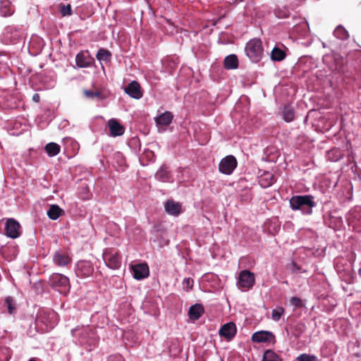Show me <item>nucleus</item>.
Instances as JSON below:
<instances>
[{
    "instance_id": "a18cd8bd",
    "label": "nucleus",
    "mask_w": 361,
    "mask_h": 361,
    "mask_svg": "<svg viewBox=\"0 0 361 361\" xmlns=\"http://www.w3.org/2000/svg\"><path fill=\"white\" fill-rule=\"evenodd\" d=\"M29 361H36V360L34 359H30Z\"/></svg>"
},
{
    "instance_id": "5701e85b",
    "label": "nucleus",
    "mask_w": 361,
    "mask_h": 361,
    "mask_svg": "<svg viewBox=\"0 0 361 361\" xmlns=\"http://www.w3.org/2000/svg\"><path fill=\"white\" fill-rule=\"evenodd\" d=\"M155 177L157 180L161 182L170 181L171 174L167 167L163 166L156 173Z\"/></svg>"
},
{
    "instance_id": "6ab92c4d",
    "label": "nucleus",
    "mask_w": 361,
    "mask_h": 361,
    "mask_svg": "<svg viewBox=\"0 0 361 361\" xmlns=\"http://www.w3.org/2000/svg\"><path fill=\"white\" fill-rule=\"evenodd\" d=\"M173 118V115L171 111H165L155 118V121L158 126H168Z\"/></svg>"
},
{
    "instance_id": "c03bdc74",
    "label": "nucleus",
    "mask_w": 361,
    "mask_h": 361,
    "mask_svg": "<svg viewBox=\"0 0 361 361\" xmlns=\"http://www.w3.org/2000/svg\"><path fill=\"white\" fill-rule=\"evenodd\" d=\"M296 269H297V270H300V267L297 266V267H296Z\"/></svg>"
},
{
    "instance_id": "9b49d317",
    "label": "nucleus",
    "mask_w": 361,
    "mask_h": 361,
    "mask_svg": "<svg viewBox=\"0 0 361 361\" xmlns=\"http://www.w3.org/2000/svg\"><path fill=\"white\" fill-rule=\"evenodd\" d=\"M125 92L130 97L139 99L142 97V92L141 90L140 85L137 81H132L124 89Z\"/></svg>"
},
{
    "instance_id": "4be33fe9",
    "label": "nucleus",
    "mask_w": 361,
    "mask_h": 361,
    "mask_svg": "<svg viewBox=\"0 0 361 361\" xmlns=\"http://www.w3.org/2000/svg\"><path fill=\"white\" fill-rule=\"evenodd\" d=\"M224 66L226 69H235L238 66V59L236 55L231 54L227 56L224 61Z\"/></svg>"
},
{
    "instance_id": "c85d7f7f",
    "label": "nucleus",
    "mask_w": 361,
    "mask_h": 361,
    "mask_svg": "<svg viewBox=\"0 0 361 361\" xmlns=\"http://www.w3.org/2000/svg\"><path fill=\"white\" fill-rule=\"evenodd\" d=\"M262 361H282V359L271 350L264 352Z\"/></svg>"
},
{
    "instance_id": "473e14b6",
    "label": "nucleus",
    "mask_w": 361,
    "mask_h": 361,
    "mask_svg": "<svg viewBox=\"0 0 361 361\" xmlns=\"http://www.w3.org/2000/svg\"><path fill=\"white\" fill-rule=\"evenodd\" d=\"M284 309L282 307H279L276 309H274L271 312V318L273 320L278 322L281 315L284 313Z\"/></svg>"
},
{
    "instance_id": "7c9ffc66",
    "label": "nucleus",
    "mask_w": 361,
    "mask_h": 361,
    "mask_svg": "<svg viewBox=\"0 0 361 361\" xmlns=\"http://www.w3.org/2000/svg\"><path fill=\"white\" fill-rule=\"evenodd\" d=\"M5 302L7 306L8 313L11 314H13L16 310V303L13 298L10 296L6 297Z\"/></svg>"
},
{
    "instance_id": "f03ea898",
    "label": "nucleus",
    "mask_w": 361,
    "mask_h": 361,
    "mask_svg": "<svg viewBox=\"0 0 361 361\" xmlns=\"http://www.w3.org/2000/svg\"><path fill=\"white\" fill-rule=\"evenodd\" d=\"M50 286L61 294H67L70 290V282L68 277L59 274H52L49 279Z\"/></svg>"
},
{
    "instance_id": "7ed1b4c3",
    "label": "nucleus",
    "mask_w": 361,
    "mask_h": 361,
    "mask_svg": "<svg viewBox=\"0 0 361 361\" xmlns=\"http://www.w3.org/2000/svg\"><path fill=\"white\" fill-rule=\"evenodd\" d=\"M246 55L253 61L258 62L263 54L262 42L259 39L250 40L245 49Z\"/></svg>"
},
{
    "instance_id": "37998d69",
    "label": "nucleus",
    "mask_w": 361,
    "mask_h": 361,
    "mask_svg": "<svg viewBox=\"0 0 361 361\" xmlns=\"http://www.w3.org/2000/svg\"><path fill=\"white\" fill-rule=\"evenodd\" d=\"M337 271H338V273H340V271H340V269H339V268H338V267H337Z\"/></svg>"
},
{
    "instance_id": "ddd939ff",
    "label": "nucleus",
    "mask_w": 361,
    "mask_h": 361,
    "mask_svg": "<svg viewBox=\"0 0 361 361\" xmlns=\"http://www.w3.org/2000/svg\"><path fill=\"white\" fill-rule=\"evenodd\" d=\"M236 334V326L233 322L224 324L219 330V335L226 340H231Z\"/></svg>"
},
{
    "instance_id": "f3484780",
    "label": "nucleus",
    "mask_w": 361,
    "mask_h": 361,
    "mask_svg": "<svg viewBox=\"0 0 361 361\" xmlns=\"http://www.w3.org/2000/svg\"><path fill=\"white\" fill-rule=\"evenodd\" d=\"M164 208L166 212L170 215L177 216L181 212V204L172 200L166 202Z\"/></svg>"
},
{
    "instance_id": "a878e982",
    "label": "nucleus",
    "mask_w": 361,
    "mask_h": 361,
    "mask_svg": "<svg viewBox=\"0 0 361 361\" xmlns=\"http://www.w3.org/2000/svg\"><path fill=\"white\" fill-rule=\"evenodd\" d=\"M282 114L283 118L286 122H291L295 118V112L293 108L289 105H286L283 107Z\"/></svg>"
},
{
    "instance_id": "39448f33",
    "label": "nucleus",
    "mask_w": 361,
    "mask_h": 361,
    "mask_svg": "<svg viewBox=\"0 0 361 361\" xmlns=\"http://www.w3.org/2000/svg\"><path fill=\"white\" fill-rule=\"evenodd\" d=\"M94 271L92 263L88 260H80L77 262L75 273L80 279H86L91 276Z\"/></svg>"
},
{
    "instance_id": "b1692460",
    "label": "nucleus",
    "mask_w": 361,
    "mask_h": 361,
    "mask_svg": "<svg viewBox=\"0 0 361 361\" xmlns=\"http://www.w3.org/2000/svg\"><path fill=\"white\" fill-rule=\"evenodd\" d=\"M286 57V53L280 49L275 47L271 51V59L274 61H281Z\"/></svg>"
},
{
    "instance_id": "423d86ee",
    "label": "nucleus",
    "mask_w": 361,
    "mask_h": 361,
    "mask_svg": "<svg viewBox=\"0 0 361 361\" xmlns=\"http://www.w3.org/2000/svg\"><path fill=\"white\" fill-rule=\"evenodd\" d=\"M71 334L73 337H78L82 344L89 342V339H92L94 336V332L88 326H77L71 330Z\"/></svg>"
},
{
    "instance_id": "6e6552de",
    "label": "nucleus",
    "mask_w": 361,
    "mask_h": 361,
    "mask_svg": "<svg viewBox=\"0 0 361 361\" xmlns=\"http://www.w3.org/2000/svg\"><path fill=\"white\" fill-rule=\"evenodd\" d=\"M255 283V275L248 270L240 271L238 284L240 288L250 289Z\"/></svg>"
},
{
    "instance_id": "cd10ccee",
    "label": "nucleus",
    "mask_w": 361,
    "mask_h": 361,
    "mask_svg": "<svg viewBox=\"0 0 361 361\" xmlns=\"http://www.w3.org/2000/svg\"><path fill=\"white\" fill-rule=\"evenodd\" d=\"M84 95L91 99L102 100L105 99V96L101 91L84 90Z\"/></svg>"
},
{
    "instance_id": "f257e3e1",
    "label": "nucleus",
    "mask_w": 361,
    "mask_h": 361,
    "mask_svg": "<svg viewBox=\"0 0 361 361\" xmlns=\"http://www.w3.org/2000/svg\"><path fill=\"white\" fill-rule=\"evenodd\" d=\"M289 202L293 210H300L305 214H311L312 208L316 206L314 197L310 195H294Z\"/></svg>"
},
{
    "instance_id": "aec40b11",
    "label": "nucleus",
    "mask_w": 361,
    "mask_h": 361,
    "mask_svg": "<svg viewBox=\"0 0 361 361\" xmlns=\"http://www.w3.org/2000/svg\"><path fill=\"white\" fill-rule=\"evenodd\" d=\"M273 337V334L269 331L255 332L252 336V341L255 343H262L269 341Z\"/></svg>"
},
{
    "instance_id": "393cba45",
    "label": "nucleus",
    "mask_w": 361,
    "mask_h": 361,
    "mask_svg": "<svg viewBox=\"0 0 361 361\" xmlns=\"http://www.w3.org/2000/svg\"><path fill=\"white\" fill-rule=\"evenodd\" d=\"M44 149L50 157H54L60 152V146L55 142H49L46 145Z\"/></svg>"
},
{
    "instance_id": "4c0bfd02",
    "label": "nucleus",
    "mask_w": 361,
    "mask_h": 361,
    "mask_svg": "<svg viewBox=\"0 0 361 361\" xmlns=\"http://www.w3.org/2000/svg\"><path fill=\"white\" fill-rule=\"evenodd\" d=\"M343 277L345 281H348L349 283H350L353 280V276L350 271H348V273L345 274V276H343Z\"/></svg>"
},
{
    "instance_id": "f704fd0d",
    "label": "nucleus",
    "mask_w": 361,
    "mask_h": 361,
    "mask_svg": "<svg viewBox=\"0 0 361 361\" xmlns=\"http://www.w3.org/2000/svg\"><path fill=\"white\" fill-rule=\"evenodd\" d=\"M297 360L298 361H314L317 360L316 356L314 355H310L307 354H301L298 357Z\"/></svg>"
},
{
    "instance_id": "0eeeda50",
    "label": "nucleus",
    "mask_w": 361,
    "mask_h": 361,
    "mask_svg": "<svg viewBox=\"0 0 361 361\" xmlns=\"http://www.w3.org/2000/svg\"><path fill=\"white\" fill-rule=\"evenodd\" d=\"M237 166V160L233 155H228L221 159L219 165V171L229 175Z\"/></svg>"
},
{
    "instance_id": "58836bf2",
    "label": "nucleus",
    "mask_w": 361,
    "mask_h": 361,
    "mask_svg": "<svg viewBox=\"0 0 361 361\" xmlns=\"http://www.w3.org/2000/svg\"><path fill=\"white\" fill-rule=\"evenodd\" d=\"M32 100L34 102H36V103L39 102V101H40V96H39V94H37V93H35V94L32 95Z\"/></svg>"
},
{
    "instance_id": "ea45409f",
    "label": "nucleus",
    "mask_w": 361,
    "mask_h": 361,
    "mask_svg": "<svg viewBox=\"0 0 361 361\" xmlns=\"http://www.w3.org/2000/svg\"><path fill=\"white\" fill-rule=\"evenodd\" d=\"M268 175L271 177V181L268 183V185H271V184H273L275 182V179H274V176L270 175V174H268Z\"/></svg>"
},
{
    "instance_id": "412c9836",
    "label": "nucleus",
    "mask_w": 361,
    "mask_h": 361,
    "mask_svg": "<svg viewBox=\"0 0 361 361\" xmlns=\"http://www.w3.org/2000/svg\"><path fill=\"white\" fill-rule=\"evenodd\" d=\"M64 211L56 204H51L47 212L48 217L51 220H56L64 214Z\"/></svg>"
},
{
    "instance_id": "9d476101",
    "label": "nucleus",
    "mask_w": 361,
    "mask_h": 361,
    "mask_svg": "<svg viewBox=\"0 0 361 361\" xmlns=\"http://www.w3.org/2000/svg\"><path fill=\"white\" fill-rule=\"evenodd\" d=\"M132 271L133 277L137 280L147 278L149 274V269L147 263H140L133 265Z\"/></svg>"
},
{
    "instance_id": "e433bc0d",
    "label": "nucleus",
    "mask_w": 361,
    "mask_h": 361,
    "mask_svg": "<svg viewBox=\"0 0 361 361\" xmlns=\"http://www.w3.org/2000/svg\"><path fill=\"white\" fill-rule=\"evenodd\" d=\"M290 302L295 307H301L303 305L302 300L298 297H292Z\"/></svg>"
},
{
    "instance_id": "c756f323",
    "label": "nucleus",
    "mask_w": 361,
    "mask_h": 361,
    "mask_svg": "<svg viewBox=\"0 0 361 361\" xmlns=\"http://www.w3.org/2000/svg\"><path fill=\"white\" fill-rule=\"evenodd\" d=\"M111 52L104 49H99L96 55L97 59L99 61H109L111 59Z\"/></svg>"
},
{
    "instance_id": "bb28decb",
    "label": "nucleus",
    "mask_w": 361,
    "mask_h": 361,
    "mask_svg": "<svg viewBox=\"0 0 361 361\" xmlns=\"http://www.w3.org/2000/svg\"><path fill=\"white\" fill-rule=\"evenodd\" d=\"M334 35L336 38L341 40H345L349 37L348 31L342 25H338L336 27L334 31Z\"/></svg>"
},
{
    "instance_id": "dca6fc26",
    "label": "nucleus",
    "mask_w": 361,
    "mask_h": 361,
    "mask_svg": "<svg viewBox=\"0 0 361 361\" xmlns=\"http://www.w3.org/2000/svg\"><path fill=\"white\" fill-rule=\"evenodd\" d=\"M15 9L9 0H0V16L8 17L12 16Z\"/></svg>"
},
{
    "instance_id": "79ce46f5",
    "label": "nucleus",
    "mask_w": 361,
    "mask_h": 361,
    "mask_svg": "<svg viewBox=\"0 0 361 361\" xmlns=\"http://www.w3.org/2000/svg\"><path fill=\"white\" fill-rule=\"evenodd\" d=\"M358 272H359V274L361 276V267L360 268V269H359V271H358Z\"/></svg>"
},
{
    "instance_id": "2eb2a0df",
    "label": "nucleus",
    "mask_w": 361,
    "mask_h": 361,
    "mask_svg": "<svg viewBox=\"0 0 361 361\" xmlns=\"http://www.w3.org/2000/svg\"><path fill=\"white\" fill-rule=\"evenodd\" d=\"M71 257L61 251L56 252L53 255V262L58 267H66L71 264Z\"/></svg>"
},
{
    "instance_id": "1a4fd4ad",
    "label": "nucleus",
    "mask_w": 361,
    "mask_h": 361,
    "mask_svg": "<svg viewBox=\"0 0 361 361\" xmlns=\"http://www.w3.org/2000/svg\"><path fill=\"white\" fill-rule=\"evenodd\" d=\"M20 225L14 219H8L5 224L6 235L13 239L20 235Z\"/></svg>"
},
{
    "instance_id": "20e7f679",
    "label": "nucleus",
    "mask_w": 361,
    "mask_h": 361,
    "mask_svg": "<svg viewBox=\"0 0 361 361\" xmlns=\"http://www.w3.org/2000/svg\"><path fill=\"white\" fill-rule=\"evenodd\" d=\"M103 259L106 265L112 269H118L121 265V255L113 249H107L104 252Z\"/></svg>"
},
{
    "instance_id": "c9c22d12",
    "label": "nucleus",
    "mask_w": 361,
    "mask_h": 361,
    "mask_svg": "<svg viewBox=\"0 0 361 361\" xmlns=\"http://www.w3.org/2000/svg\"><path fill=\"white\" fill-rule=\"evenodd\" d=\"M194 281L191 278H185L183 279V285L184 288H185L187 290L192 289L193 286Z\"/></svg>"
},
{
    "instance_id": "a211bd4d",
    "label": "nucleus",
    "mask_w": 361,
    "mask_h": 361,
    "mask_svg": "<svg viewBox=\"0 0 361 361\" xmlns=\"http://www.w3.org/2000/svg\"><path fill=\"white\" fill-rule=\"evenodd\" d=\"M204 309L202 305L195 304L192 305L188 311V316L192 320H197L204 314Z\"/></svg>"
},
{
    "instance_id": "2f4dec72",
    "label": "nucleus",
    "mask_w": 361,
    "mask_h": 361,
    "mask_svg": "<svg viewBox=\"0 0 361 361\" xmlns=\"http://www.w3.org/2000/svg\"><path fill=\"white\" fill-rule=\"evenodd\" d=\"M275 16L279 18H286L290 16V12L286 8H276L274 10Z\"/></svg>"
},
{
    "instance_id": "f8f14e48",
    "label": "nucleus",
    "mask_w": 361,
    "mask_h": 361,
    "mask_svg": "<svg viewBox=\"0 0 361 361\" xmlns=\"http://www.w3.org/2000/svg\"><path fill=\"white\" fill-rule=\"evenodd\" d=\"M93 60L87 51H80L75 56L76 65L80 68L90 67Z\"/></svg>"
},
{
    "instance_id": "72a5a7b5",
    "label": "nucleus",
    "mask_w": 361,
    "mask_h": 361,
    "mask_svg": "<svg viewBox=\"0 0 361 361\" xmlns=\"http://www.w3.org/2000/svg\"><path fill=\"white\" fill-rule=\"evenodd\" d=\"M60 11L63 16H70L72 13L71 6L70 4L61 5Z\"/></svg>"
},
{
    "instance_id": "4468645a",
    "label": "nucleus",
    "mask_w": 361,
    "mask_h": 361,
    "mask_svg": "<svg viewBox=\"0 0 361 361\" xmlns=\"http://www.w3.org/2000/svg\"><path fill=\"white\" fill-rule=\"evenodd\" d=\"M108 126L110 130V135L112 137L121 136L125 132V128L115 118H111L108 121Z\"/></svg>"
},
{
    "instance_id": "a19ab883",
    "label": "nucleus",
    "mask_w": 361,
    "mask_h": 361,
    "mask_svg": "<svg viewBox=\"0 0 361 361\" xmlns=\"http://www.w3.org/2000/svg\"><path fill=\"white\" fill-rule=\"evenodd\" d=\"M13 30V27H11V26H8L7 28H6V30H7V33L8 32H11Z\"/></svg>"
}]
</instances>
